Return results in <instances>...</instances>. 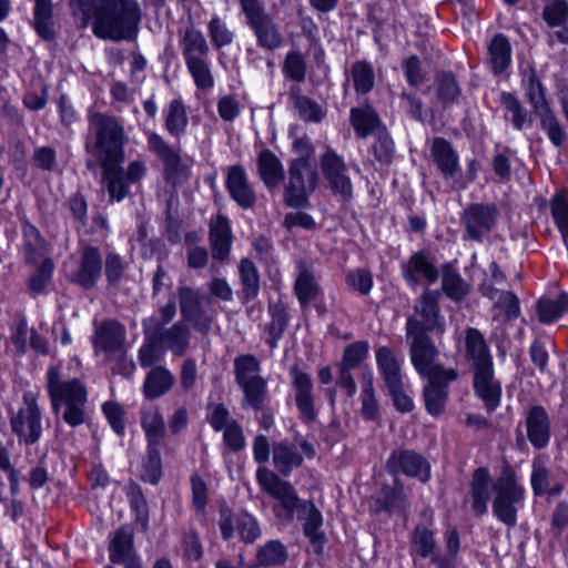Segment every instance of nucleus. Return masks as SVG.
I'll list each match as a JSON object with an SVG mask.
<instances>
[{"label": "nucleus", "mask_w": 568, "mask_h": 568, "mask_svg": "<svg viewBox=\"0 0 568 568\" xmlns=\"http://www.w3.org/2000/svg\"><path fill=\"white\" fill-rule=\"evenodd\" d=\"M258 176L267 189L280 185L284 179V168L281 160L270 150H263L257 155Z\"/></svg>", "instance_id": "obj_34"}, {"label": "nucleus", "mask_w": 568, "mask_h": 568, "mask_svg": "<svg viewBox=\"0 0 568 568\" xmlns=\"http://www.w3.org/2000/svg\"><path fill=\"white\" fill-rule=\"evenodd\" d=\"M52 0H34V28L40 37L49 40L53 37Z\"/></svg>", "instance_id": "obj_44"}, {"label": "nucleus", "mask_w": 568, "mask_h": 568, "mask_svg": "<svg viewBox=\"0 0 568 568\" xmlns=\"http://www.w3.org/2000/svg\"><path fill=\"white\" fill-rule=\"evenodd\" d=\"M511 53V44L507 37L497 33L487 45L486 64L495 75H500L510 67Z\"/></svg>", "instance_id": "obj_26"}, {"label": "nucleus", "mask_w": 568, "mask_h": 568, "mask_svg": "<svg viewBox=\"0 0 568 568\" xmlns=\"http://www.w3.org/2000/svg\"><path fill=\"white\" fill-rule=\"evenodd\" d=\"M473 385L487 412H494L500 405L503 388L495 377L494 366L474 371Z\"/></svg>", "instance_id": "obj_17"}, {"label": "nucleus", "mask_w": 568, "mask_h": 568, "mask_svg": "<svg viewBox=\"0 0 568 568\" xmlns=\"http://www.w3.org/2000/svg\"><path fill=\"white\" fill-rule=\"evenodd\" d=\"M406 335L409 342L410 363L416 372L426 379L424 386L426 410L433 416H438L445 410L449 396V384L455 382L459 374L453 367H445L436 363L438 349L423 332L416 318L407 320Z\"/></svg>", "instance_id": "obj_1"}, {"label": "nucleus", "mask_w": 568, "mask_h": 568, "mask_svg": "<svg viewBox=\"0 0 568 568\" xmlns=\"http://www.w3.org/2000/svg\"><path fill=\"white\" fill-rule=\"evenodd\" d=\"M362 414L367 419H374L378 414V405L374 393L373 386V373L367 371L363 374V386H362Z\"/></svg>", "instance_id": "obj_54"}, {"label": "nucleus", "mask_w": 568, "mask_h": 568, "mask_svg": "<svg viewBox=\"0 0 568 568\" xmlns=\"http://www.w3.org/2000/svg\"><path fill=\"white\" fill-rule=\"evenodd\" d=\"M287 559L285 546L277 541L266 542L257 552V566L272 567L283 565Z\"/></svg>", "instance_id": "obj_50"}, {"label": "nucleus", "mask_w": 568, "mask_h": 568, "mask_svg": "<svg viewBox=\"0 0 568 568\" xmlns=\"http://www.w3.org/2000/svg\"><path fill=\"white\" fill-rule=\"evenodd\" d=\"M243 13L261 48L275 50L282 45L283 38L278 27L267 13L264 4Z\"/></svg>", "instance_id": "obj_10"}, {"label": "nucleus", "mask_w": 568, "mask_h": 568, "mask_svg": "<svg viewBox=\"0 0 568 568\" xmlns=\"http://www.w3.org/2000/svg\"><path fill=\"white\" fill-rule=\"evenodd\" d=\"M185 65L197 89L206 91L214 87L209 57L185 62Z\"/></svg>", "instance_id": "obj_46"}, {"label": "nucleus", "mask_w": 568, "mask_h": 568, "mask_svg": "<svg viewBox=\"0 0 568 568\" xmlns=\"http://www.w3.org/2000/svg\"><path fill=\"white\" fill-rule=\"evenodd\" d=\"M159 341L172 351L174 355L182 356L190 344V328L182 322H176L158 336Z\"/></svg>", "instance_id": "obj_40"}, {"label": "nucleus", "mask_w": 568, "mask_h": 568, "mask_svg": "<svg viewBox=\"0 0 568 568\" xmlns=\"http://www.w3.org/2000/svg\"><path fill=\"white\" fill-rule=\"evenodd\" d=\"M480 291L494 303V318H514L519 314V303L516 295L509 291L494 287L491 284L484 282Z\"/></svg>", "instance_id": "obj_25"}, {"label": "nucleus", "mask_w": 568, "mask_h": 568, "mask_svg": "<svg viewBox=\"0 0 568 568\" xmlns=\"http://www.w3.org/2000/svg\"><path fill=\"white\" fill-rule=\"evenodd\" d=\"M125 341V328L116 321L103 322L95 328L93 345L97 352L113 354L120 352Z\"/></svg>", "instance_id": "obj_23"}, {"label": "nucleus", "mask_w": 568, "mask_h": 568, "mask_svg": "<svg viewBox=\"0 0 568 568\" xmlns=\"http://www.w3.org/2000/svg\"><path fill=\"white\" fill-rule=\"evenodd\" d=\"M497 217V210L494 205L474 204L465 210L463 223L466 236L473 241L480 242L491 230Z\"/></svg>", "instance_id": "obj_14"}, {"label": "nucleus", "mask_w": 568, "mask_h": 568, "mask_svg": "<svg viewBox=\"0 0 568 568\" xmlns=\"http://www.w3.org/2000/svg\"><path fill=\"white\" fill-rule=\"evenodd\" d=\"M368 353L369 344L367 341L352 343L345 347L338 366L354 369L367 358Z\"/></svg>", "instance_id": "obj_55"}, {"label": "nucleus", "mask_w": 568, "mask_h": 568, "mask_svg": "<svg viewBox=\"0 0 568 568\" xmlns=\"http://www.w3.org/2000/svg\"><path fill=\"white\" fill-rule=\"evenodd\" d=\"M314 455V447L307 442H280L273 445V464L283 475H288L294 468L300 467L304 457L312 458Z\"/></svg>", "instance_id": "obj_13"}, {"label": "nucleus", "mask_w": 568, "mask_h": 568, "mask_svg": "<svg viewBox=\"0 0 568 568\" xmlns=\"http://www.w3.org/2000/svg\"><path fill=\"white\" fill-rule=\"evenodd\" d=\"M442 288L453 301H460L469 293V285L449 263L442 266Z\"/></svg>", "instance_id": "obj_42"}, {"label": "nucleus", "mask_w": 568, "mask_h": 568, "mask_svg": "<svg viewBox=\"0 0 568 568\" xmlns=\"http://www.w3.org/2000/svg\"><path fill=\"white\" fill-rule=\"evenodd\" d=\"M501 103L510 115V120L517 130H523L526 124L530 123L526 110L515 95L511 93H503Z\"/></svg>", "instance_id": "obj_60"}, {"label": "nucleus", "mask_w": 568, "mask_h": 568, "mask_svg": "<svg viewBox=\"0 0 568 568\" xmlns=\"http://www.w3.org/2000/svg\"><path fill=\"white\" fill-rule=\"evenodd\" d=\"M445 552L433 556L437 568H457L460 551V538L457 529L448 528L444 532Z\"/></svg>", "instance_id": "obj_43"}, {"label": "nucleus", "mask_w": 568, "mask_h": 568, "mask_svg": "<svg viewBox=\"0 0 568 568\" xmlns=\"http://www.w3.org/2000/svg\"><path fill=\"white\" fill-rule=\"evenodd\" d=\"M47 390L53 412L61 413L68 425L77 427L85 422L88 389L80 379L62 381L59 369L50 366L47 372Z\"/></svg>", "instance_id": "obj_3"}, {"label": "nucleus", "mask_w": 568, "mask_h": 568, "mask_svg": "<svg viewBox=\"0 0 568 568\" xmlns=\"http://www.w3.org/2000/svg\"><path fill=\"white\" fill-rule=\"evenodd\" d=\"M295 292L301 305L306 306L321 294V288L313 274L302 270L295 282Z\"/></svg>", "instance_id": "obj_48"}, {"label": "nucleus", "mask_w": 568, "mask_h": 568, "mask_svg": "<svg viewBox=\"0 0 568 568\" xmlns=\"http://www.w3.org/2000/svg\"><path fill=\"white\" fill-rule=\"evenodd\" d=\"M219 526L222 537L226 540L234 536L235 529L245 542H253L261 536L256 519L247 513H241L233 517L227 511H222Z\"/></svg>", "instance_id": "obj_18"}, {"label": "nucleus", "mask_w": 568, "mask_h": 568, "mask_svg": "<svg viewBox=\"0 0 568 568\" xmlns=\"http://www.w3.org/2000/svg\"><path fill=\"white\" fill-rule=\"evenodd\" d=\"M270 313L272 321L268 324V343L272 347L276 345L277 339L281 337L287 324V313L282 303H274L270 305Z\"/></svg>", "instance_id": "obj_58"}, {"label": "nucleus", "mask_w": 568, "mask_h": 568, "mask_svg": "<svg viewBox=\"0 0 568 568\" xmlns=\"http://www.w3.org/2000/svg\"><path fill=\"white\" fill-rule=\"evenodd\" d=\"M552 219L561 233L564 242L568 243V191L558 192L550 203Z\"/></svg>", "instance_id": "obj_47"}, {"label": "nucleus", "mask_w": 568, "mask_h": 568, "mask_svg": "<svg viewBox=\"0 0 568 568\" xmlns=\"http://www.w3.org/2000/svg\"><path fill=\"white\" fill-rule=\"evenodd\" d=\"M184 62L209 57L210 48L203 33L191 27L186 28L179 41Z\"/></svg>", "instance_id": "obj_37"}, {"label": "nucleus", "mask_w": 568, "mask_h": 568, "mask_svg": "<svg viewBox=\"0 0 568 568\" xmlns=\"http://www.w3.org/2000/svg\"><path fill=\"white\" fill-rule=\"evenodd\" d=\"M413 548L423 558L430 557L435 554L434 534L425 527H416L413 536Z\"/></svg>", "instance_id": "obj_64"}, {"label": "nucleus", "mask_w": 568, "mask_h": 568, "mask_svg": "<svg viewBox=\"0 0 568 568\" xmlns=\"http://www.w3.org/2000/svg\"><path fill=\"white\" fill-rule=\"evenodd\" d=\"M466 351L473 372L494 366L486 341L479 331L475 328L467 329Z\"/></svg>", "instance_id": "obj_33"}, {"label": "nucleus", "mask_w": 568, "mask_h": 568, "mask_svg": "<svg viewBox=\"0 0 568 568\" xmlns=\"http://www.w3.org/2000/svg\"><path fill=\"white\" fill-rule=\"evenodd\" d=\"M536 116L539 119L540 125L546 131L551 143L556 146L561 145L566 139V133L552 109L539 113Z\"/></svg>", "instance_id": "obj_56"}, {"label": "nucleus", "mask_w": 568, "mask_h": 568, "mask_svg": "<svg viewBox=\"0 0 568 568\" xmlns=\"http://www.w3.org/2000/svg\"><path fill=\"white\" fill-rule=\"evenodd\" d=\"M161 446H148L146 457L142 463L141 477L144 481L156 484L162 475Z\"/></svg>", "instance_id": "obj_53"}, {"label": "nucleus", "mask_w": 568, "mask_h": 568, "mask_svg": "<svg viewBox=\"0 0 568 568\" xmlns=\"http://www.w3.org/2000/svg\"><path fill=\"white\" fill-rule=\"evenodd\" d=\"M225 186L230 197L243 210L252 209L255 205L256 192L242 165L227 168Z\"/></svg>", "instance_id": "obj_15"}, {"label": "nucleus", "mask_w": 568, "mask_h": 568, "mask_svg": "<svg viewBox=\"0 0 568 568\" xmlns=\"http://www.w3.org/2000/svg\"><path fill=\"white\" fill-rule=\"evenodd\" d=\"M164 126L174 138H181L187 128L186 108L181 99L172 100L163 110Z\"/></svg>", "instance_id": "obj_39"}, {"label": "nucleus", "mask_w": 568, "mask_h": 568, "mask_svg": "<svg viewBox=\"0 0 568 568\" xmlns=\"http://www.w3.org/2000/svg\"><path fill=\"white\" fill-rule=\"evenodd\" d=\"M317 183L318 174L315 163L305 159H293L284 191L285 203L292 207L304 206L308 194L316 189Z\"/></svg>", "instance_id": "obj_6"}, {"label": "nucleus", "mask_w": 568, "mask_h": 568, "mask_svg": "<svg viewBox=\"0 0 568 568\" xmlns=\"http://www.w3.org/2000/svg\"><path fill=\"white\" fill-rule=\"evenodd\" d=\"M292 385L295 393V402L300 412L301 419L305 423L314 422L317 417L313 399V381L308 374L292 367L290 371Z\"/></svg>", "instance_id": "obj_19"}, {"label": "nucleus", "mask_w": 568, "mask_h": 568, "mask_svg": "<svg viewBox=\"0 0 568 568\" xmlns=\"http://www.w3.org/2000/svg\"><path fill=\"white\" fill-rule=\"evenodd\" d=\"M402 275L409 286L425 282L433 284L438 280L439 272L434 261L424 252L418 251L402 263Z\"/></svg>", "instance_id": "obj_16"}, {"label": "nucleus", "mask_w": 568, "mask_h": 568, "mask_svg": "<svg viewBox=\"0 0 568 568\" xmlns=\"http://www.w3.org/2000/svg\"><path fill=\"white\" fill-rule=\"evenodd\" d=\"M494 491L496 495L497 480H493L486 468L476 469L470 485L471 508L476 515L481 516L487 511V505Z\"/></svg>", "instance_id": "obj_22"}, {"label": "nucleus", "mask_w": 568, "mask_h": 568, "mask_svg": "<svg viewBox=\"0 0 568 568\" xmlns=\"http://www.w3.org/2000/svg\"><path fill=\"white\" fill-rule=\"evenodd\" d=\"M110 560L113 564H121L125 568H141L133 548V534L126 528L118 529L109 547Z\"/></svg>", "instance_id": "obj_21"}, {"label": "nucleus", "mask_w": 568, "mask_h": 568, "mask_svg": "<svg viewBox=\"0 0 568 568\" xmlns=\"http://www.w3.org/2000/svg\"><path fill=\"white\" fill-rule=\"evenodd\" d=\"M523 83L535 115L551 109L546 98V89L534 70L524 75Z\"/></svg>", "instance_id": "obj_41"}, {"label": "nucleus", "mask_w": 568, "mask_h": 568, "mask_svg": "<svg viewBox=\"0 0 568 568\" xmlns=\"http://www.w3.org/2000/svg\"><path fill=\"white\" fill-rule=\"evenodd\" d=\"M386 469L392 474L403 473L408 477H416L422 483L430 478L429 463L413 450H395L386 462Z\"/></svg>", "instance_id": "obj_12"}, {"label": "nucleus", "mask_w": 568, "mask_h": 568, "mask_svg": "<svg viewBox=\"0 0 568 568\" xmlns=\"http://www.w3.org/2000/svg\"><path fill=\"white\" fill-rule=\"evenodd\" d=\"M524 497L525 489L518 483L515 473L511 469H506L497 479V494L493 501V514L506 526H515L518 507L523 504Z\"/></svg>", "instance_id": "obj_5"}, {"label": "nucleus", "mask_w": 568, "mask_h": 568, "mask_svg": "<svg viewBox=\"0 0 568 568\" xmlns=\"http://www.w3.org/2000/svg\"><path fill=\"white\" fill-rule=\"evenodd\" d=\"M244 393L243 406L258 409L266 397V383L263 378L240 386Z\"/></svg>", "instance_id": "obj_61"}, {"label": "nucleus", "mask_w": 568, "mask_h": 568, "mask_svg": "<svg viewBox=\"0 0 568 568\" xmlns=\"http://www.w3.org/2000/svg\"><path fill=\"white\" fill-rule=\"evenodd\" d=\"M91 124L95 133L92 152L100 160L101 165L123 163L126 142L123 126L116 119L104 114L94 115Z\"/></svg>", "instance_id": "obj_4"}, {"label": "nucleus", "mask_w": 568, "mask_h": 568, "mask_svg": "<svg viewBox=\"0 0 568 568\" xmlns=\"http://www.w3.org/2000/svg\"><path fill=\"white\" fill-rule=\"evenodd\" d=\"M174 384V376L162 366L152 368L144 381L143 393L146 398L155 399L168 393Z\"/></svg>", "instance_id": "obj_38"}, {"label": "nucleus", "mask_w": 568, "mask_h": 568, "mask_svg": "<svg viewBox=\"0 0 568 568\" xmlns=\"http://www.w3.org/2000/svg\"><path fill=\"white\" fill-rule=\"evenodd\" d=\"M71 6L85 22L92 20V31L101 39H131L142 18L136 0H71Z\"/></svg>", "instance_id": "obj_2"}, {"label": "nucleus", "mask_w": 568, "mask_h": 568, "mask_svg": "<svg viewBox=\"0 0 568 568\" xmlns=\"http://www.w3.org/2000/svg\"><path fill=\"white\" fill-rule=\"evenodd\" d=\"M439 297L440 293L438 291L426 290L416 303L415 311L422 317V321H416L425 333L438 332L442 334L445 331V325L439 314Z\"/></svg>", "instance_id": "obj_20"}, {"label": "nucleus", "mask_w": 568, "mask_h": 568, "mask_svg": "<svg viewBox=\"0 0 568 568\" xmlns=\"http://www.w3.org/2000/svg\"><path fill=\"white\" fill-rule=\"evenodd\" d=\"M527 437L536 449L545 448L550 440V419L542 406H532L526 417Z\"/></svg>", "instance_id": "obj_24"}, {"label": "nucleus", "mask_w": 568, "mask_h": 568, "mask_svg": "<svg viewBox=\"0 0 568 568\" xmlns=\"http://www.w3.org/2000/svg\"><path fill=\"white\" fill-rule=\"evenodd\" d=\"M240 280L242 284V296L245 301L255 298L260 292V276L256 265L243 258L239 266Z\"/></svg>", "instance_id": "obj_45"}, {"label": "nucleus", "mask_w": 568, "mask_h": 568, "mask_svg": "<svg viewBox=\"0 0 568 568\" xmlns=\"http://www.w3.org/2000/svg\"><path fill=\"white\" fill-rule=\"evenodd\" d=\"M351 122L356 134L366 138L376 128L378 118L375 111L369 108L353 109L351 111Z\"/></svg>", "instance_id": "obj_52"}, {"label": "nucleus", "mask_w": 568, "mask_h": 568, "mask_svg": "<svg viewBox=\"0 0 568 568\" xmlns=\"http://www.w3.org/2000/svg\"><path fill=\"white\" fill-rule=\"evenodd\" d=\"M141 426L148 446H161L165 437V420L156 406L148 405L141 410Z\"/></svg>", "instance_id": "obj_31"}, {"label": "nucleus", "mask_w": 568, "mask_h": 568, "mask_svg": "<svg viewBox=\"0 0 568 568\" xmlns=\"http://www.w3.org/2000/svg\"><path fill=\"white\" fill-rule=\"evenodd\" d=\"M346 284L359 295H368L374 286V278L371 271L356 268L346 275Z\"/></svg>", "instance_id": "obj_62"}, {"label": "nucleus", "mask_w": 568, "mask_h": 568, "mask_svg": "<svg viewBox=\"0 0 568 568\" xmlns=\"http://www.w3.org/2000/svg\"><path fill=\"white\" fill-rule=\"evenodd\" d=\"M149 150L154 153L164 165V179L173 185L181 184L189 174V166L183 163L181 155L156 132L148 134Z\"/></svg>", "instance_id": "obj_9"}, {"label": "nucleus", "mask_w": 568, "mask_h": 568, "mask_svg": "<svg viewBox=\"0 0 568 568\" xmlns=\"http://www.w3.org/2000/svg\"><path fill=\"white\" fill-rule=\"evenodd\" d=\"M378 372L386 386H395L403 381L402 365L395 353L387 346H379L375 351Z\"/></svg>", "instance_id": "obj_35"}, {"label": "nucleus", "mask_w": 568, "mask_h": 568, "mask_svg": "<svg viewBox=\"0 0 568 568\" xmlns=\"http://www.w3.org/2000/svg\"><path fill=\"white\" fill-rule=\"evenodd\" d=\"M321 165L323 175L332 191L344 201L349 200L353 195V185L346 174V164L343 158L335 151L327 150L321 159Z\"/></svg>", "instance_id": "obj_11"}, {"label": "nucleus", "mask_w": 568, "mask_h": 568, "mask_svg": "<svg viewBox=\"0 0 568 568\" xmlns=\"http://www.w3.org/2000/svg\"><path fill=\"white\" fill-rule=\"evenodd\" d=\"M102 271V260L99 251L94 247H85L82 252L81 262L73 281L84 288H92Z\"/></svg>", "instance_id": "obj_28"}, {"label": "nucleus", "mask_w": 568, "mask_h": 568, "mask_svg": "<svg viewBox=\"0 0 568 568\" xmlns=\"http://www.w3.org/2000/svg\"><path fill=\"white\" fill-rule=\"evenodd\" d=\"M39 394L34 390L24 392L22 407L11 419L13 432L27 444L36 443L42 433L41 410L38 405Z\"/></svg>", "instance_id": "obj_8"}, {"label": "nucleus", "mask_w": 568, "mask_h": 568, "mask_svg": "<svg viewBox=\"0 0 568 568\" xmlns=\"http://www.w3.org/2000/svg\"><path fill=\"white\" fill-rule=\"evenodd\" d=\"M430 154L438 170L445 178H452L459 169V156L452 144L443 139L433 140Z\"/></svg>", "instance_id": "obj_32"}, {"label": "nucleus", "mask_w": 568, "mask_h": 568, "mask_svg": "<svg viewBox=\"0 0 568 568\" xmlns=\"http://www.w3.org/2000/svg\"><path fill=\"white\" fill-rule=\"evenodd\" d=\"M537 307L540 322L552 323L568 312V295L561 294L555 301L540 300Z\"/></svg>", "instance_id": "obj_51"}, {"label": "nucleus", "mask_w": 568, "mask_h": 568, "mask_svg": "<svg viewBox=\"0 0 568 568\" xmlns=\"http://www.w3.org/2000/svg\"><path fill=\"white\" fill-rule=\"evenodd\" d=\"M209 36L215 48H223L232 43L233 32L227 28L225 21L213 17L207 26Z\"/></svg>", "instance_id": "obj_63"}, {"label": "nucleus", "mask_w": 568, "mask_h": 568, "mask_svg": "<svg viewBox=\"0 0 568 568\" xmlns=\"http://www.w3.org/2000/svg\"><path fill=\"white\" fill-rule=\"evenodd\" d=\"M53 271L52 260L44 258L29 280V290L33 295L43 293L52 278Z\"/></svg>", "instance_id": "obj_59"}, {"label": "nucleus", "mask_w": 568, "mask_h": 568, "mask_svg": "<svg viewBox=\"0 0 568 568\" xmlns=\"http://www.w3.org/2000/svg\"><path fill=\"white\" fill-rule=\"evenodd\" d=\"M210 240L212 255L219 261L227 258L232 244V234L229 220L223 215H216L210 222Z\"/></svg>", "instance_id": "obj_27"}, {"label": "nucleus", "mask_w": 568, "mask_h": 568, "mask_svg": "<svg viewBox=\"0 0 568 568\" xmlns=\"http://www.w3.org/2000/svg\"><path fill=\"white\" fill-rule=\"evenodd\" d=\"M235 378L239 386L261 379L260 363L252 355H241L234 361Z\"/></svg>", "instance_id": "obj_49"}, {"label": "nucleus", "mask_w": 568, "mask_h": 568, "mask_svg": "<svg viewBox=\"0 0 568 568\" xmlns=\"http://www.w3.org/2000/svg\"><path fill=\"white\" fill-rule=\"evenodd\" d=\"M297 517L303 521L304 535L313 545L322 546L324 532L322 531L323 516L315 504L305 500L297 510Z\"/></svg>", "instance_id": "obj_30"}, {"label": "nucleus", "mask_w": 568, "mask_h": 568, "mask_svg": "<svg viewBox=\"0 0 568 568\" xmlns=\"http://www.w3.org/2000/svg\"><path fill=\"white\" fill-rule=\"evenodd\" d=\"M103 169V183L111 201L120 202L129 194V184L124 176L122 163L101 165Z\"/></svg>", "instance_id": "obj_36"}, {"label": "nucleus", "mask_w": 568, "mask_h": 568, "mask_svg": "<svg viewBox=\"0 0 568 568\" xmlns=\"http://www.w3.org/2000/svg\"><path fill=\"white\" fill-rule=\"evenodd\" d=\"M143 331L145 334V343L139 349V362L142 367L148 368L161 361L163 357V349L158 345L161 343L156 335L159 326L154 317H148L142 322Z\"/></svg>", "instance_id": "obj_29"}, {"label": "nucleus", "mask_w": 568, "mask_h": 568, "mask_svg": "<svg viewBox=\"0 0 568 568\" xmlns=\"http://www.w3.org/2000/svg\"><path fill=\"white\" fill-rule=\"evenodd\" d=\"M352 79L357 93L369 92L375 82L373 67L367 62H356L352 67Z\"/></svg>", "instance_id": "obj_57"}, {"label": "nucleus", "mask_w": 568, "mask_h": 568, "mask_svg": "<svg viewBox=\"0 0 568 568\" xmlns=\"http://www.w3.org/2000/svg\"><path fill=\"white\" fill-rule=\"evenodd\" d=\"M256 480L260 487L281 504L277 517L293 519L294 513L298 510L304 500L300 499L291 483L281 479L274 471L266 467H258Z\"/></svg>", "instance_id": "obj_7"}]
</instances>
